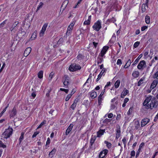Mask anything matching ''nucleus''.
<instances>
[{"mask_svg":"<svg viewBox=\"0 0 158 158\" xmlns=\"http://www.w3.org/2000/svg\"><path fill=\"white\" fill-rule=\"evenodd\" d=\"M13 130L12 128L8 127L6 130L2 135L1 139L4 140L9 138L12 134Z\"/></svg>","mask_w":158,"mask_h":158,"instance_id":"obj_1","label":"nucleus"},{"mask_svg":"<svg viewBox=\"0 0 158 158\" xmlns=\"http://www.w3.org/2000/svg\"><path fill=\"white\" fill-rule=\"evenodd\" d=\"M81 68V66L78 64H71L69 67V71L73 72L80 70Z\"/></svg>","mask_w":158,"mask_h":158,"instance_id":"obj_2","label":"nucleus"},{"mask_svg":"<svg viewBox=\"0 0 158 158\" xmlns=\"http://www.w3.org/2000/svg\"><path fill=\"white\" fill-rule=\"evenodd\" d=\"M158 105V102L155 97H153L151 100V102L149 105V108L152 109L153 108H156Z\"/></svg>","mask_w":158,"mask_h":158,"instance_id":"obj_3","label":"nucleus"},{"mask_svg":"<svg viewBox=\"0 0 158 158\" xmlns=\"http://www.w3.org/2000/svg\"><path fill=\"white\" fill-rule=\"evenodd\" d=\"M102 26L100 22L98 20L94 23L93 26V28L97 31H99L101 28Z\"/></svg>","mask_w":158,"mask_h":158,"instance_id":"obj_4","label":"nucleus"},{"mask_svg":"<svg viewBox=\"0 0 158 158\" xmlns=\"http://www.w3.org/2000/svg\"><path fill=\"white\" fill-rule=\"evenodd\" d=\"M48 23H45L43 26L42 28L40 33V37L43 36L44 32L45 31L46 29L48 26Z\"/></svg>","mask_w":158,"mask_h":158,"instance_id":"obj_5","label":"nucleus"},{"mask_svg":"<svg viewBox=\"0 0 158 158\" xmlns=\"http://www.w3.org/2000/svg\"><path fill=\"white\" fill-rule=\"evenodd\" d=\"M108 152V151L107 149H105L101 151L99 155V158H104Z\"/></svg>","mask_w":158,"mask_h":158,"instance_id":"obj_6","label":"nucleus"},{"mask_svg":"<svg viewBox=\"0 0 158 158\" xmlns=\"http://www.w3.org/2000/svg\"><path fill=\"white\" fill-rule=\"evenodd\" d=\"M146 64L145 61L143 60L141 61L137 66V68L139 69H141L146 65Z\"/></svg>","mask_w":158,"mask_h":158,"instance_id":"obj_7","label":"nucleus"},{"mask_svg":"<svg viewBox=\"0 0 158 158\" xmlns=\"http://www.w3.org/2000/svg\"><path fill=\"white\" fill-rule=\"evenodd\" d=\"M150 121L149 119L146 118L143 119L141 121V126L143 127L146 125Z\"/></svg>","mask_w":158,"mask_h":158,"instance_id":"obj_8","label":"nucleus"},{"mask_svg":"<svg viewBox=\"0 0 158 158\" xmlns=\"http://www.w3.org/2000/svg\"><path fill=\"white\" fill-rule=\"evenodd\" d=\"M109 47L108 46H104L103 47L102 50L101 52L100 56L103 57L107 51Z\"/></svg>","mask_w":158,"mask_h":158,"instance_id":"obj_9","label":"nucleus"},{"mask_svg":"<svg viewBox=\"0 0 158 158\" xmlns=\"http://www.w3.org/2000/svg\"><path fill=\"white\" fill-rule=\"evenodd\" d=\"M31 50V47L27 48L24 51V55L25 56H27L30 53Z\"/></svg>","mask_w":158,"mask_h":158,"instance_id":"obj_10","label":"nucleus"},{"mask_svg":"<svg viewBox=\"0 0 158 158\" xmlns=\"http://www.w3.org/2000/svg\"><path fill=\"white\" fill-rule=\"evenodd\" d=\"M69 3V1L68 0H65L62 3L61 6V9L63 10H64L66 7L67 5Z\"/></svg>","mask_w":158,"mask_h":158,"instance_id":"obj_11","label":"nucleus"},{"mask_svg":"<svg viewBox=\"0 0 158 158\" xmlns=\"http://www.w3.org/2000/svg\"><path fill=\"white\" fill-rule=\"evenodd\" d=\"M16 109L15 107H14L12 110L10 116V118H14V117L16 115Z\"/></svg>","mask_w":158,"mask_h":158,"instance_id":"obj_12","label":"nucleus"},{"mask_svg":"<svg viewBox=\"0 0 158 158\" xmlns=\"http://www.w3.org/2000/svg\"><path fill=\"white\" fill-rule=\"evenodd\" d=\"M105 129L102 130L100 129L97 132V137H101L104 134V133L105 132Z\"/></svg>","mask_w":158,"mask_h":158,"instance_id":"obj_13","label":"nucleus"},{"mask_svg":"<svg viewBox=\"0 0 158 158\" xmlns=\"http://www.w3.org/2000/svg\"><path fill=\"white\" fill-rule=\"evenodd\" d=\"M73 125L72 124H70L66 131V135H68L73 128Z\"/></svg>","mask_w":158,"mask_h":158,"instance_id":"obj_14","label":"nucleus"},{"mask_svg":"<svg viewBox=\"0 0 158 158\" xmlns=\"http://www.w3.org/2000/svg\"><path fill=\"white\" fill-rule=\"evenodd\" d=\"M118 127L117 129H116V138L117 139H118L119 137H120V126L119 125H118Z\"/></svg>","mask_w":158,"mask_h":158,"instance_id":"obj_15","label":"nucleus"},{"mask_svg":"<svg viewBox=\"0 0 158 158\" xmlns=\"http://www.w3.org/2000/svg\"><path fill=\"white\" fill-rule=\"evenodd\" d=\"M106 70V69L105 68L103 69L100 72L98 76V77L96 79V81H98L99 79L101 77L102 74L104 73L105 72Z\"/></svg>","mask_w":158,"mask_h":158,"instance_id":"obj_16","label":"nucleus"},{"mask_svg":"<svg viewBox=\"0 0 158 158\" xmlns=\"http://www.w3.org/2000/svg\"><path fill=\"white\" fill-rule=\"evenodd\" d=\"M129 93V91L125 88H124L123 92L121 95V97L124 98V97Z\"/></svg>","mask_w":158,"mask_h":158,"instance_id":"obj_17","label":"nucleus"},{"mask_svg":"<svg viewBox=\"0 0 158 158\" xmlns=\"http://www.w3.org/2000/svg\"><path fill=\"white\" fill-rule=\"evenodd\" d=\"M158 81L157 80H154L153 81V82H152V84L151 85L150 88L152 89H154L157 85L158 83Z\"/></svg>","mask_w":158,"mask_h":158,"instance_id":"obj_18","label":"nucleus"},{"mask_svg":"<svg viewBox=\"0 0 158 158\" xmlns=\"http://www.w3.org/2000/svg\"><path fill=\"white\" fill-rule=\"evenodd\" d=\"M104 93L102 92H101L100 95L98 97V102L99 105H100L101 104L102 100V96L103 94Z\"/></svg>","mask_w":158,"mask_h":158,"instance_id":"obj_19","label":"nucleus"},{"mask_svg":"<svg viewBox=\"0 0 158 158\" xmlns=\"http://www.w3.org/2000/svg\"><path fill=\"white\" fill-rule=\"evenodd\" d=\"M73 29V27H71V26L69 25L67 28V30L66 32V35H69L71 32V31Z\"/></svg>","mask_w":158,"mask_h":158,"instance_id":"obj_20","label":"nucleus"},{"mask_svg":"<svg viewBox=\"0 0 158 158\" xmlns=\"http://www.w3.org/2000/svg\"><path fill=\"white\" fill-rule=\"evenodd\" d=\"M91 15L89 16L87 20L85 21L84 23V24L85 25H89L91 20Z\"/></svg>","mask_w":158,"mask_h":158,"instance_id":"obj_21","label":"nucleus"},{"mask_svg":"<svg viewBox=\"0 0 158 158\" xmlns=\"http://www.w3.org/2000/svg\"><path fill=\"white\" fill-rule=\"evenodd\" d=\"M148 2H146L145 4H143L142 6V10L143 12H144L146 10V6H147Z\"/></svg>","mask_w":158,"mask_h":158,"instance_id":"obj_22","label":"nucleus"},{"mask_svg":"<svg viewBox=\"0 0 158 158\" xmlns=\"http://www.w3.org/2000/svg\"><path fill=\"white\" fill-rule=\"evenodd\" d=\"M132 76L135 78H137L139 75V72L138 71L134 72L132 74Z\"/></svg>","mask_w":158,"mask_h":158,"instance_id":"obj_23","label":"nucleus"},{"mask_svg":"<svg viewBox=\"0 0 158 158\" xmlns=\"http://www.w3.org/2000/svg\"><path fill=\"white\" fill-rule=\"evenodd\" d=\"M131 60L130 59H129L127 63H126V64L124 65V68L126 69L128 68V67H129L131 64Z\"/></svg>","mask_w":158,"mask_h":158,"instance_id":"obj_24","label":"nucleus"},{"mask_svg":"<svg viewBox=\"0 0 158 158\" xmlns=\"http://www.w3.org/2000/svg\"><path fill=\"white\" fill-rule=\"evenodd\" d=\"M142 56V54H140L139 56L135 60V61L132 64V65H134L136 64L139 61V60L141 58V57Z\"/></svg>","mask_w":158,"mask_h":158,"instance_id":"obj_25","label":"nucleus"},{"mask_svg":"<svg viewBox=\"0 0 158 158\" xmlns=\"http://www.w3.org/2000/svg\"><path fill=\"white\" fill-rule=\"evenodd\" d=\"M120 81L119 80H118L114 84V86L115 88H117L119 86Z\"/></svg>","mask_w":158,"mask_h":158,"instance_id":"obj_26","label":"nucleus"},{"mask_svg":"<svg viewBox=\"0 0 158 158\" xmlns=\"http://www.w3.org/2000/svg\"><path fill=\"white\" fill-rule=\"evenodd\" d=\"M18 24L19 22H15L12 26L13 27H14L15 28V31L17 30V27H18V26L17 25Z\"/></svg>","mask_w":158,"mask_h":158,"instance_id":"obj_27","label":"nucleus"},{"mask_svg":"<svg viewBox=\"0 0 158 158\" xmlns=\"http://www.w3.org/2000/svg\"><path fill=\"white\" fill-rule=\"evenodd\" d=\"M145 22L147 24H149L150 22V17L149 16L146 15L145 18Z\"/></svg>","mask_w":158,"mask_h":158,"instance_id":"obj_28","label":"nucleus"},{"mask_svg":"<svg viewBox=\"0 0 158 158\" xmlns=\"http://www.w3.org/2000/svg\"><path fill=\"white\" fill-rule=\"evenodd\" d=\"M43 71L41 70L38 73V77L40 79H41L43 77Z\"/></svg>","mask_w":158,"mask_h":158,"instance_id":"obj_29","label":"nucleus"},{"mask_svg":"<svg viewBox=\"0 0 158 158\" xmlns=\"http://www.w3.org/2000/svg\"><path fill=\"white\" fill-rule=\"evenodd\" d=\"M97 96V93L95 92H92L90 94V97L92 98H94Z\"/></svg>","mask_w":158,"mask_h":158,"instance_id":"obj_30","label":"nucleus"},{"mask_svg":"<svg viewBox=\"0 0 158 158\" xmlns=\"http://www.w3.org/2000/svg\"><path fill=\"white\" fill-rule=\"evenodd\" d=\"M140 123L138 121H137L135 123V127L136 129H137L140 126Z\"/></svg>","mask_w":158,"mask_h":158,"instance_id":"obj_31","label":"nucleus"},{"mask_svg":"<svg viewBox=\"0 0 158 158\" xmlns=\"http://www.w3.org/2000/svg\"><path fill=\"white\" fill-rule=\"evenodd\" d=\"M63 79L64 80V81L69 82V78L68 75H65L63 77Z\"/></svg>","mask_w":158,"mask_h":158,"instance_id":"obj_32","label":"nucleus"},{"mask_svg":"<svg viewBox=\"0 0 158 158\" xmlns=\"http://www.w3.org/2000/svg\"><path fill=\"white\" fill-rule=\"evenodd\" d=\"M144 78H143L139 80L138 83V86H140L143 83V81L144 80Z\"/></svg>","mask_w":158,"mask_h":158,"instance_id":"obj_33","label":"nucleus"},{"mask_svg":"<svg viewBox=\"0 0 158 158\" xmlns=\"http://www.w3.org/2000/svg\"><path fill=\"white\" fill-rule=\"evenodd\" d=\"M102 57H101H101H99L98 58L97 62H98V64H100L102 62V61L103 60V58Z\"/></svg>","mask_w":158,"mask_h":158,"instance_id":"obj_34","label":"nucleus"},{"mask_svg":"<svg viewBox=\"0 0 158 158\" xmlns=\"http://www.w3.org/2000/svg\"><path fill=\"white\" fill-rule=\"evenodd\" d=\"M152 97L151 96H149L146 98L145 101L147 103H148L151 101V100H152Z\"/></svg>","mask_w":158,"mask_h":158,"instance_id":"obj_35","label":"nucleus"},{"mask_svg":"<svg viewBox=\"0 0 158 158\" xmlns=\"http://www.w3.org/2000/svg\"><path fill=\"white\" fill-rule=\"evenodd\" d=\"M56 151V149L55 148H53L52 150L49 153V155H53L55 154Z\"/></svg>","mask_w":158,"mask_h":158,"instance_id":"obj_36","label":"nucleus"},{"mask_svg":"<svg viewBox=\"0 0 158 158\" xmlns=\"http://www.w3.org/2000/svg\"><path fill=\"white\" fill-rule=\"evenodd\" d=\"M43 4H44L42 2H40V4L37 7V8L36 10V12H37V11L39 10L40 8H42V7L43 6Z\"/></svg>","mask_w":158,"mask_h":158,"instance_id":"obj_37","label":"nucleus"},{"mask_svg":"<svg viewBox=\"0 0 158 158\" xmlns=\"http://www.w3.org/2000/svg\"><path fill=\"white\" fill-rule=\"evenodd\" d=\"M104 143L106 144L107 147L108 148H110L111 144L110 143L106 141H105Z\"/></svg>","mask_w":158,"mask_h":158,"instance_id":"obj_38","label":"nucleus"},{"mask_svg":"<svg viewBox=\"0 0 158 158\" xmlns=\"http://www.w3.org/2000/svg\"><path fill=\"white\" fill-rule=\"evenodd\" d=\"M96 139V138H95V137H94V138H93V137H92L90 139V143L91 144V146H92L93 144V143H94L95 140Z\"/></svg>","mask_w":158,"mask_h":158,"instance_id":"obj_39","label":"nucleus"},{"mask_svg":"<svg viewBox=\"0 0 158 158\" xmlns=\"http://www.w3.org/2000/svg\"><path fill=\"white\" fill-rule=\"evenodd\" d=\"M133 110V107H131L130 108L128 111L127 112V114L128 115H129L131 113Z\"/></svg>","mask_w":158,"mask_h":158,"instance_id":"obj_40","label":"nucleus"},{"mask_svg":"<svg viewBox=\"0 0 158 158\" xmlns=\"http://www.w3.org/2000/svg\"><path fill=\"white\" fill-rule=\"evenodd\" d=\"M152 77L154 79H157L158 77V71H157L153 76Z\"/></svg>","mask_w":158,"mask_h":158,"instance_id":"obj_41","label":"nucleus"},{"mask_svg":"<svg viewBox=\"0 0 158 158\" xmlns=\"http://www.w3.org/2000/svg\"><path fill=\"white\" fill-rule=\"evenodd\" d=\"M111 121V120L108 118L105 119L103 122L104 123L107 124Z\"/></svg>","mask_w":158,"mask_h":158,"instance_id":"obj_42","label":"nucleus"},{"mask_svg":"<svg viewBox=\"0 0 158 158\" xmlns=\"http://www.w3.org/2000/svg\"><path fill=\"white\" fill-rule=\"evenodd\" d=\"M54 73L53 72H52L51 73H50V74L49 75V80H51L52 79V77H53V76L54 75Z\"/></svg>","mask_w":158,"mask_h":158,"instance_id":"obj_43","label":"nucleus"},{"mask_svg":"<svg viewBox=\"0 0 158 158\" xmlns=\"http://www.w3.org/2000/svg\"><path fill=\"white\" fill-rule=\"evenodd\" d=\"M6 20H5L0 24V28L4 26L5 24L6 23Z\"/></svg>","mask_w":158,"mask_h":158,"instance_id":"obj_44","label":"nucleus"},{"mask_svg":"<svg viewBox=\"0 0 158 158\" xmlns=\"http://www.w3.org/2000/svg\"><path fill=\"white\" fill-rule=\"evenodd\" d=\"M84 57V56L83 55L81 54H79L77 56V58L79 60H81V59H82Z\"/></svg>","mask_w":158,"mask_h":158,"instance_id":"obj_45","label":"nucleus"},{"mask_svg":"<svg viewBox=\"0 0 158 158\" xmlns=\"http://www.w3.org/2000/svg\"><path fill=\"white\" fill-rule=\"evenodd\" d=\"M140 42H139L137 41L134 44V47L135 48H137Z\"/></svg>","mask_w":158,"mask_h":158,"instance_id":"obj_46","label":"nucleus"},{"mask_svg":"<svg viewBox=\"0 0 158 158\" xmlns=\"http://www.w3.org/2000/svg\"><path fill=\"white\" fill-rule=\"evenodd\" d=\"M143 104L144 106H145L147 107H146L147 109H148L149 108V104H148V103H147L146 102L145 100L143 102Z\"/></svg>","mask_w":158,"mask_h":158,"instance_id":"obj_47","label":"nucleus"},{"mask_svg":"<svg viewBox=\"0 0 158 158\" xmlns=\"http://www.w3.org/2000/svg\"><path fill=\"white\" fill-rule=\"evenodd\" d=\"M63 84L65 86V88H67L68 85L69 84V82H68V81H64L63 82Z\"/></svg>","mask_w":158,"mask_h":158,"instance_id":"obj_48","label":"nucleus"},{"mask_svg":"<svg viewBox=\"0 0 158 158\" xmlns=\"http://www.w3.org/2000/svg\"><path fill=\"white\" fill-rule=\"evenodd\" d=\"M0 147H2L4 148L6 147V145L4 144L1 140H0Z\"/></svg>","mask_w":158,"mask_h":158,"instance_id":"obj_49","label":"nucleus"},{"mask_svg":"<svg viewBox=\"0 0 158 158\" xmlns=\"http://www.w3.org/2000/svg\"><path fill=\"white\" fill-rule=\"evenodd\" d=\"M36 37V32H34L32 35L31 38H33V39H35Z\"/></svg>","mask_w":158,"mask_h":158,"instance_id":"obj_50","label":"nucleus"},{"mask_svg":"<svg viewBox=\"0 0 158 158\" xmlns=\"http://www.w3.org/2000/svg\"><path fill=\"white\" fill-rule=\"evenodd\" d=\"M39 131L35 132L33 135H32V137L34 138L39 133Z\"/></svg>","mask_w":158,"mask_h":158,"instance_id":"obj_51","label":"nucleus"},{"mask_svg":"<svg viewBox=\"0 0 158 158\" xmlns=\"http://www.w3.org/2000/svg\"><path fill=\"white\" fill-rule=\"evenodd\" d=\"M72 96V94H69L67 96L66 99L65 100L66 101H68L69 100V99Z\"/></svg>","mask_w":158,"mask_h":158,"instance_id":"obj_52","label":"nucleus"},{"mask_svg":"<svg viewBox=\"0 0 158 158\" xmlns=\"http://www.w3.org/2000/svg\"><path fill=\"white\" fill-rule=\"evenodd\" d=\"M19 31L21 32V33L23 34V35H24L25 34L26 32L24 31V30H23L22 27H21Z\"/></svg>","mask_w":158,"mask_h":158,"instance_id":"obj_53","label":"nucleus"},{"mask_svg":"<svg viewBox=\"0 0 158 158\" xmlns=\"http://www.w3.org/2000/svg\"><path fill=\"white\" fill-rule=\"evenodd\" d=\"M23 134H24V133H22V134H21V135L20 136V137L19 138V141H20V142H21L23 139Z\"/></svg>","mask_w":158,"mask_h":158,"instance_id":"obj_54","label":"nucleus"},{"mask_svg":"<svg viewBox=\"0 0 158 158\" xmlns=\"http://www.w3.org/2000/svg\"><path fill=\"white\" fill-rule=\"evenodd\" d=\"M140 151H141V149H140V148H139L138 151H137V152H136V156H135L136 158L139 156V153L140 152Z\"/></svg>","mask_w":158,"mask_h":158,"instance_id":"obj_55","label":"nucleus"},{"mask_svg":"<svg viewBox=\"0 0 158 158\" xmlns=\"http://www.w3.org/2000/svg\"><path fill=\"white\" fill-rule=\"evenodd\" d=\"M60 90L61 91H64L66 93V94L68 93V92L69 91L68 89H63V88H60Z\"/></svg>","mask_w":158,"mask_h":158,"instance_id":"obj_56","label":"nucleus"},{"mask_svg":"<svg viewBox=\"0 0 158 158\" xmlns=\"http://www.w3.org/2000/svg\"><path fill=\"white\" fill-rule=\"evenodd\" d=\"M110 22H112L113 23H114V22L116 21V19L114 17H113L111 19H110L108 20Z\"/></svg>","mask_w":158,"mask_h":158,"instance_id":"obj_57","label":"nucleus"},{"mask_svg":"<svg viewBox=\"0 0 158 158\" xmlns=\"http://www.w3.org/2000/svg\"><path fill=\"white\" fill-rule=\"evenodd\" d=\"M122 64V61L121 59H118L117 60V64L118 65H121Z\"/></svg>","mask_w":158,"mask_h":158,"instance_id":"obj_58","label":"nucleus"},{"mask_svg":"<svg viewBox=\"0 0 158 158\" xmlns=\"http://www.w3.org/2000/svg\"><path fill=\"white\" fill-rule=\"evenodd\" d=\"M135 155V152L134 150L132 151L131 153V157L134 156Z\"/></svg>","mask_w":158,"mask_h":158,"instance_id":"obj_59","label":"nucleus"},{"mask_svg":"<svg viewBox=\"0 0 158 158\" xmlns=\"http://www.w3.org/2000/svg\"><path fill=\"white\" fill-rule=\"evenodd\" d=\"M122 141L124 144V147L126 146V139L124 137L123 139H122Z\"/></svg>","mask_w":158,"mask_h":158,"instance_id":"obj_60","label":"nucleus"},{"mask_svg":"<svg viewBox=\"0 0 158 158\" xmlns=\"http://www.w3.org/2000/svg\"><path fill=\"white\" fill-rule=\"evenodd\" d=\"M148 28V27L146 26H143L141 28V30L142 31H144L146 29H147Z\"/></svg>","mask_w":158,"mask_h":158,"instance_id":"obj_61","label":"nucleus"},{"mask_svg":"<svg viewBox=\"0 0 158 158\" xmlns=\"http://www.w3.org/2000/svg\"><path fill=\"white\" fill-rule=\"evenodd\" d=\"M76 105L73 103L71 106L70 108H71L73 110H74L76 106Z\"/></svg>","mask_w":158,"mask_h":158,"instance_id":"obj_62","label":"nucleus"},{"mask_svg":"<svg viewBox=\"0 0 158 158\" xmlns=\"http://www.w3.org/2000/svg\"><path fill=\"white\" fill-rule=\"evenodd\" d=\"M50 143V139L49 138L47 139V140L46 143V145H47L49 144Z\"/></svg>","mask_w":158,"mask_h":158,"instance_id":"obj_63","label":"nucleus"},{"mask_svg":"<svg viewBox=\"0 0 158 158\" xmlns=\"http://www.w3.org/2000/svg\"><path fill=\"white\" fill-rule=\"evenodd\" d=\"M78 100H79V99H78V98H76L74 101L73 102V103L75 104V105H77V102H78Z\"/></svg>","mask_w":158,"mask_h":158,"instance_id":"obj_64","label":"nucleus"}]
</instances>
